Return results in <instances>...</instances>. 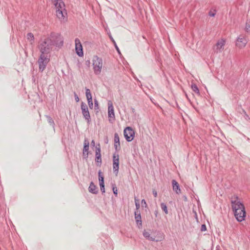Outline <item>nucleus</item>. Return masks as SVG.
I'll return each instance as SVG.
<instances>
[{
    "instance_id": "nucleus-1",
    "label": "nucleus",
    "mask_w": 250,
    "mask_h": 250,
    "mask_svg": "<svg viewBox=\"0 0 250 250\" xmlns=\"http://www.w3.org/2000/svg\"><path fill=\"white\" fill-rule=\"evenodd\" d=\"M52 42L49 38L45 39L43 41H41L39 45L41 54L47 55L52 50Z\"/></svg>"
},
{
    "instance_id": "nucleus-2",
    "label": "nucleus",
    "mask_w": 250,
    "mask_h": 250,
    "mask_svg": "<svg viewBox=\"0 0 250 250\" xmlns=\"http://www.w3.org/2000/svg\"><path fill=\"white\" fill-rule=\"evenodd\" d=\"M54 3L56 8V13L57 17L61 21L65 20L66 12L65 9V5L63 1H55Z\"/></svg>"
},
{
    "instance_id": "nucleus-3",
    "label": "nucleus",
    "mask_w": 250,
    "mask_h": 250,
    "mask_svg": "<svg viewBox=\"0 0 250 250\" xmlns=\"http://www.w3.org/2000/svg\"><path fill=\"white\" fill-rule=\"evenodd\" d=\"M92 65L94 73L96 75L100 74L103 67V60L97 56H94L92 59Z\"/></svg>"
},
{
    "instance_id": "nucleus-4",
    "label": "nucleus",
    "mask_w": 250,
    "mask_h": 250,
    "mask_svg": "<svg viewBox=\"0 0 250 250\" xmlns=\"http://www.w3.org/2000/svg\"><path fill=\"white\" fill-rule=\"evenodd\" d=\"M235 200H231V204L233 212H237L238 210L242 209L245 208L244 204L238 200L237 196H234Z\"/></svg>"
},
{
    "instance_id": "nucleus-5",
    "label": "nucleus",
    "mask_w": 250,
    "mask_h": 250,
    "mask_svg": "<svg viewBox=\"0 0 250 250\" xmlns=\"http://www.w3.org/2000/svg\"><path fill=\"white\" fill-rule=\"evenodd\" d=\"M135 134V131L131 127H126L124 130V135L128 142H131L133 140Z\"/></svg>"
},
{
    "instance_id": "nucleus-6",
    "label": "nucleus",
    "mask_w": 250,
    "mask_h": 250,
    "mask_svg": "<svg viewBox=\"0 0 250 250\" xmlns=\"http://www.w3.org/2000/svg\"><path fill=\"white\" fill-rule=\"evenodd\" d=\"M49 60V58L48 57L47 55L41 54L40 57L38 60L39 69L41 71H42L44 70Z\"/></svg>"
},
{
    "instance_id": "nucleus-7",
    "label": "nucleus",
    "mask_w": 250,
    "mask_h": 250,
    "mask_svg": "<svg viewBox=\"0 0 250 250\" xmlns=\"http://www.w3.org/2000/svg\"><path fill=\"white\" fill-rule=\"evenodd\" d=\"M108 116L109 121L112 123L115 120L114 109L111 101L108 102Z\"/></svg>"
},
{
    "instance_id": "nucleus-8",
    "label": "nucleus",
    "mask_w": 250,
    "mask_h": 250,
    "mask_svg": "<svg viewBox=\"0 0 250 250\" xmlns=\"http://www.w3.org/2000/svg\"><path fill=\"white\" fill-rule=\"evenodd\" d=\"M234 216L237 221L239 222H242L245 219L246 212L245 208H243L241 210H238L237 212H233Z\"/></svg>"
},
{
    "instance_id": "nucleus-9",
    "label": "nucleus",
    "mask_w": 250,
    "mask_h": 250,
    "mask_svg": "<svg viewBox=\"0 0 250 250\" xmlns=\"http://www.w3.org/2000/svg\"><path fill=\"white\" fill-rule=\"evenodd\" d=\"M75 44L76 54L79 57H83V49L80 40L76 38L75 40Z\"/></svg>"
},
{
    "instance_id": "nucleus-10",
    "label": "nucleus",
    "mask_w": 250,
    "mask_h": 250,
    "mask_svg": "<svg viewBox=\"0 0 250 250\" xmlns=\"http://www.w3.org/2000/svg\"><path fill=\"white\" fill-rule=\"evenodd\" d=\"M81 109L84 118L87 121V123L89 124L90 122V116L87 105L85 103H82Z\"/></svg>"
},
{
    "instance_id": "nucleus-11",
    "label": "nucleus",
    "mask_w": 250,
    "mask_h": 250,
    "mask_svg": "<svg viewBox=\"0 0 250 250\" xmlns=\"http://www.w3.org/2000/svg\"><path fill=\"white\" fill-rule=\"evenodd\" d=\"M119 156L118 155H114L113 158V169L116 176L119 172Z\"/></svg>"
},
{
    "instance_id": "nucleus-12",
    "label": "nucleus",
    "mask_w": 250,
    "mask_h": 250,
    "mask_svg": "<svg viewBox=\"0 0 250 250\" xmlns=\"http://www.w3.org/2000/svg\"><path fill=\"white\" fill-rule=\"evenodd\" d=\"M114 147L116 150L120 148V138L117 133L114 134Z\"/></svg>"
},
{
    "instance_id": "nucleus-13",
    "label": "nucleus",
    "mask_w": 250,
    "mask_h": 250,
    "mask_svg": "<svg viewBox=\"0 0 250 250\" xmlns=\"http://www.w3.org/2000/svg\"><path fill=\"white\" fill-rule=\"evenodd\" d=\"M225 44V40L224 39H221V40L218 41L216 44V49L218 50L219 52H221L222 50L224 48V46Z\"/></svg>"
},
{
    "instance_id": "nucleus-14",
    "label": "nucleus",
    "mask_w": 250,
    "mask_h": 250,
    "mask_svg": "<svg viewBox=\"0 0 250 250\" xmlns=\"http://www.w3.org/2000/svg\"><path fill=\"white\" fill-rule=\"evenodd\" d=\"M96 161L97 163H101L102 158L101 155V148L100 147V145H99L98 147H96Z\"/></svg>"
},
{
    "instance_id": "nucleus-15",
    "label": "nucleus",
    "mask_w": 250,
    "mask_h": 250,
    "mask_svg": "<svg viewBox=\"0 0 250 250\" xmlns=\"http://www.w3.org/2000/svg\"><path fill=\"white\" fill-rule=\"evenodd\" d=\"M173 190H174L178 194L181 193V189L180 188L179 184L175 180H173Z\"/></svg>"
},
{
    "instance_id": "nucleus-16",
    "label": "nucleus",
    "mask_w": 250,
    "mask_h": 250,
    "mask_svg": "<svg viewBox=\"0 0 250 250\" xmlns=\"http://www.w3.org/2000/svg\"><path fill=\"white\" fill-rule=\"evenodd\" d=\"M88 149H89V142L85 140L84 141V147L83 150V154L86 157H87L88 154Z\"/></svg>"
},
{
    "instance_id": "nucleus-17",
    "label": "nucleus",
    "mask_w": 250,
    "mask_h": 250,
    "mask_svg": "<svg viewBox=\"0 0 250 250\" xmlns=\"http://www.w3.org/2000/svg\"><path fill=\"white\" fill-rule=\"evenodd\" d=\"M88 189L90 192L94 194H96L98 192L97 187L92 182L90 183Z\"/></svg>"
},
{
    "instance_id": "nucleus-18",
    "label": "nucleus",
    "mask_w": 250,
    "mask_h": 250,
    "mask_svg": "<svg viewBox=\"0 0 250 250\" xmlns=\"http://www.w3.org/2000/svg\"><path fill=\"white\" fill-rule=\"evenodd\" d=\"M135 218L137 224L139 225H142V220L140 212L139 211H135Z\"/></svg>"
},
{
    "instance_id": "nucleus-19",
    "label": "nucleus",
    "mask_w": 250,
    "mask_h": 250,
    "mask_svg": "<svg viewBox=\"0 0 250 250\" xmlns=\"http://www.w3.org/2000/svg\"><path fill=\"white\" fill-rule=\"evenodd\" d=\"M143 235L145 237H146L148 240H151V241H158L159 240L158 239H155L154 238H153L152 237L150 236V234L148 231H144L143 232Z\"/></svg>"
},
{
    "instance_id": "nucleus-20",
    "label": "nucleus",
    "mask_w": 250,
    "mask_h": 250,
    "mask_svg": "<svg viewBox=\"0 0 250 250\" xmlns=\"http://www.w3.org/2000/svg\"><path fill=\"white\" fill-rule=\"evenodd\" d=\"M191 88L195 93H197L198 95H200L199 88L196 84L192 83L191 85Z\"/></svg>"
},
{
    "instance_id": "nucleus-21",
    "label": "nucleus",
    "mask_w": 250,
    "mask_h": 250,
    "mask_svg": "<svg viewBox=\"0 0 250 250\" xmlns=\"http://www.w3.org/2000/svg\"><path fill=\"white\" fill-rule=\"evenodd\" d=\"M27 39L28 41L31 42V43L34 41V37L32 33H29L26 35Z\"/></svg>"
},
{
    "instance_id": "nucleus-22",
    "label": "nucleus",
    "mask_w": 250,
    "mask_h": 250,
    "mask_svg": "<svg viewBox=\"0 0 250 250\" xmlns=\"http://www.w3.org/2000/svg\"><path fill=\"white\" fill-rule=\"evenodd\" d=\"M237 44L239 45H240L239 44H238V42H241L242 43V46H245L247 43V42L246 41V40L243 39V38H238L237 39Z\"/></svg>"
},
{
    "instance_id": "nucleus-23",
    "label": "nucleus",
    "mask_w": 250,
    "mask_h": 250,
    "mask_svg": "<svg viewBox=\"0 0 250 250\" xmlns=\"http://www.w3.org/2000/svg\"><path fill=\"white\" fill-rule=\"evenodd\" d=\"M99 180L100 182V185L102 183V184H104V178L100 171L99 172Z\"/></svg>"
},
{
    "instance_id": "nucleus-24",
    "label": "nucleus",
    "mask_w": 250,
    "mask_h": 250,
    "mask_svg": "<svg viewBox=\"0 0 250 250\" xmlns=\"http://www.w3.org/2000/svg\"><path fill=\"white\" fill-rule=\"evenodd\" d=\"M216 11L215 9H211L209 12H208V15L210 16V17H213L215 16V15H216Z\"/></svg>"
},
{
    "instance_id": "nucleus-25",
    "label": "nucleus",
    "mask_w": 250,
    "mask_h": 250,
    "mask_svg": "<svg viewBox=\"0 0 250 250\" xmlns=\"http://www.w3.org/2000/svg\"><path fill=\"white\" fill-rule=\"evenodd\" d=\"M86 97L87 99H89L92 98V95L90 92V91L89 89H86Z\"/></svg>"
},
{
    "instance_id": "nucleus-26",
    "label": "nucleus",
    "mask_w": 250,
    "mask_h": 250,
    "mask_svg": "<svg viewBox=\"0 0 250 250\" xmlns=\"http://www.w3.org/2000/svg\"><path fill=\"white\" fill-rule=\"evenodd\" d=\"M161 207L162 209L164 210L166 214L168 213V211L167 209V207L166 205L164 203H162L161 205Z\"/></svg>"
},
{
    "instance_id": "nucleus-27",
    "label": "nucleus",
    "mask_w": 250,
    "mask_h": 250,
    "mask_svg": "<svg viewBox=\"0 0 250 250\" xmlns=\"http://www.w3.org/2000/svg\"><path fill=\"white\" fill-rule=\"evenodd\" d=\"M87 100L89 107H90V108L92 109L93 108V102H92V98L89 99H87Z\"/></svg>"
},
{
    "instance_id": "nucleus-28",
    "label": "nucleus",
    "mask_w": 250,
    "mask_h": 250,
    "mask_svg": "<svg viewBox=\"0 0 250 250\" xmlns=\"http://www.w3.org/2000/svg\"><path fill=\"white\" fill-rule=\"evenodd\" d=\"M135 203L136 208V209L138 210L140 208L139 200L135 198Z\"/></svg>"
},
{
    "instance_id": "nucleus-29",
    "label": "nucleus",
    "mask_w": 250,
    "mask_h": 250,
    "mask_svg": "<svg viewBox=\"0 0 250 250\" xmlns=\"http://www.w3.org/2000/svg\"><path fill=\"white\" fill-rule=\"evenodd\" d=\"M100 186L101 187V190L102 192V193L105 192V188H104V184H101L100 185Z\"/></svg>"
},
{
    "instance_id": "nucleus-30",
    "label": "nucleus",
    "mask_w": 250,
    "mask_h": 250,
    "mask_svg": "<svg viewBox=\"0 0 250 250\" xmlns=\"http://www.w3.org/2000/svg\"><path fill=\"white\" fill-rule=\"evenodd\" d=\"M207 230V227L205 224H202L201 225V231H205Z\"/></svg>"
},
{
    "instance_id": "nucleus-31",
    "label": "nucleus",
    "mask_w": 250,
    "mask_h": 250,
    "mask_svg": "<svg viewBox=\"0 0 250 250\" xmlns=\"http://www.w3.org/2000/svg\"><path fill=\"white\" fill-rule=\"evenodd\" d=\"M245 30L247 32L250 33V24L246 23Z\"/></svg>"
},
{
    "instance_id": "nucleus-32",
    "label": "nucleus",
    "mask_w": 250,
    "mask_h": 250,
    "mask_svg": "<svg viewBox=\"0 0 250 250\" xmlns=\"http://www.w3.org/2000/svg\"><path fill=\"white\" fill-rule=\"evenodd\" d=\"M113 191L114 194L116 195L118 194V189L116 187H113Z\"/></svg>"
},
{
    "instance_id": "nucleus-33",
    "label": "nucleus",
    "mask_w": 250,
    "mask_h": 250,
    "mask_svg": "<svg viewBox=\"0 0 250 250\" xmlns=\"http://www.w3.org/2000/svg\"><path fill=\"white\" fill-rule=\"evenodd\" d=\"M141 203H142V205L143 206H145V207H146L147 205H146V201L144 199L142 200Z\"/></svg>"
},
{
    "instance_id": "nucleus-34",
    "label": "nucleus",
    "mask_w": 250,
    "mask_h": 250,
    "mask_svg": "<svg viewBox=\"0 0 250 250\" xmlns=\"http://www.w3.org/2000/svg\"><path fill=\"white\" fill-rule=\"evenodd\" d=\"M75 100H76V102H78L79 101V98L78 97V96H77V95L76 94H75Z\"/></svg>"
},
{
    "instance_id": "nucleus-35",
    "label": "nucleus",
    "mask_w": 250,
    "mask_h": 250,
    "mask_svg": "<svg viewBox=\"0 0 250 250\" xmlns=\"http://www.w3.org/2000/svg\"><path fill=\"white\" fill-rule=\"evenodd\" d=\"M153 194L154 195V196L155 197H156L157 196V191L156 190H154L153 191Z\"/></svg>"
},
{
    "instance_id": "nucleus-36",
    "label": "nucleus",
    "mask_w": 250,
    "mask_h": 250,
    "mask_svg": "<svg viewBox=\"0 0 250 250\" xmlns=\"http://www.w3.org/2000/svg\"><path fill=\"white\" fill-rule=\"evenodd\" d=\"M94 104H95V106H97V107H98V102L97 100H95L94 101Z\"/></svg>"
},
{
    "instance_id": "nucleus-37",
    "label": "nucleus",
    "mask_w": 250,
    "mask_h": 250,
    "mask_svg": "<svg viewBox=\"0 0 250 250\" xmlns=\"http://www.w3.org/2000/svg\"><path fill=\"white\" fill-rule=\"evenodd\" d=\"M220 250V247H219V246H217L216 247V250Z\"/></svg>"
},
{
    "instance_id": "nucleus-38",
    "label": "nucleus",
    "mask_w": 250,
    "mask_h": 250,
    "mask_svg": "<svg viewBox=\"0 0 250 250\" xmlns=\"http://www.w3.org/2000/svg\"><path fill=\"white\" fill-rule=\"evenodd\" d=\"M91 144L93 145V146H95V142L94 140H93L92 142H91Z\"/></svg>"
},
{
    "instance_id": "nucleus-39",
    "label": "nucleus",
    "mask_w": 250,
    "mask_h": 250,
    "mask_svg": "<svg viewBox=\"0 0 250 250\" xmlns=\"http://www.w3.org/2000/svg\"><path fill=\"white\" fill-rule=\"evenodd\" d=\"M184 199H185V200L186 201L187 199V197L186 196H184Z\"/></svg>"
}]
</instances>
